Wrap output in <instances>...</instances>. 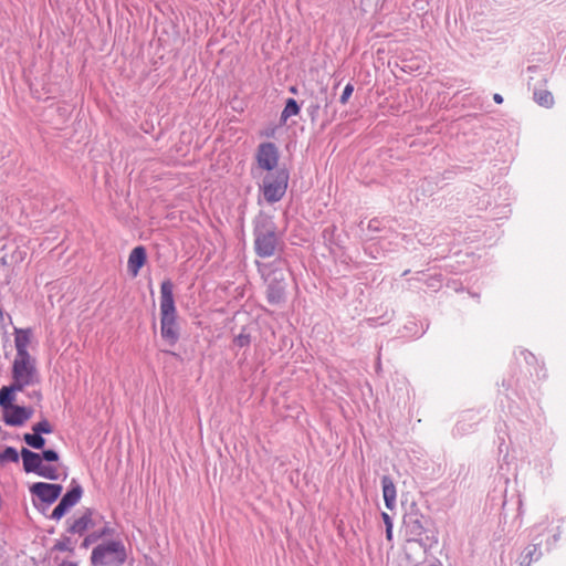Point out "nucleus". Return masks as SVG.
<instances>
[{
	"instance_id": "35",
	"label": "nucleus",
	"mask_w": 566,
	"mask_h": 566,
	"mask_svg": "<svg viewBox=\"0 0 566 566\" xmlns=\"http://www.w3.org/2000/svg\"><path fill=\"white\" fill-rule=\"evenodd\" d=\"M381 517H382V521H384L386 527H392V520L388 513L382 512Z\"/></svg>"
},
{
	"instance_id": "21",
	"label": "nucleus",
	"mask_w": 566,
	"mask_h": 566,
	"mask_svg": "<svg viewBox=\"0 0 566 566\" xmlns=\"http://www.w3.org/2000/svg\"><path fill=\"white\" fill-rule=\"evenodd\" d=\"M300 113V105L294 98H287L280 116V123L285 124L291 116Z\"/></svg>"
},
{
	"instance_id": "38",
	"label": "nucleus",
	"mask_w": 566,
	"mask_h": 566,
	"mask_svg": "<svg viewBox=\"0 0 566 566\" xmlns=\"http://www.w3.org/2000/svg\"><path fill=\"white\" fill-rule=\"evenodd\" d=\"M493 101L496 103V104H502L503 103V96L499 93H495L493 95Z\"/></svg>"
},
{
	"instance_id": "3",
	"label": "nucleus",
	"mask_w": 566,
	"mask_h": 566,
	"mask_svg": "<svg viewBox=\"0 0 566 566\" xmlns=\"http://www.w3.org/2000/svg\"><path fill=\"white\" fill-rule=\"evenodd\" d=\"M403 525L408 541L419 543L423 547H432L438 543V532L430 516L423 515L415 505L403 516Z\"/></svg>"
},
{
	"instance_id": "9",
	"label": "nucleus",
	"mask_w": 566,
	"mask_h": 566,
	"mask_svg": "<svg viewBox=\"0 0 566 566\" xmlns=\"http://www.w3.org/2000/svg\"><path fill=\"white\" fill-rule=\"evenodd\" d=\"M83 488L76 480H72L71 488L66 491V493L61 497L59 504L52 511L50 518L52 520H61L67 511L73 507L82 497Z\"/></svg>"
},
{
	"instance_id": "26",
	"label": "nucleus",
	"mask_w": 566,
	"mask_h": 566,
	"mask_svg": "<svg viewBox=\"0 0 566 566\" xmlns=\"http://www.w3.org/2000/svg\"><path fill=\"white\" fill-rule=\"evenodd\" d=\"M31 364V363H36L35 358L32 357L30 355V353L28 352V348H20L17 349V355H15V358L13 360V364Z\"/></svg>"
},
{
	"instance_id": "27",
	"label": "nucleus",
	"mask_w": 566,
	"mask_h": 566,
	"mask_svg": "<svg viewBox=\"0 0 566 566\" xmlns=\"http://www.w3.org/2000/svg\"><path fill=\"white\" fill-rule=\"evenodd\" d=\"M32 432H40L42 436L50 434L53 432V426L48 419L44 418L32 426Z\"/></svg>"
},
{
	"instance_id": "2",
	"label": "nucleus",
	"mask_w": 566,
	"mask_h": 566,
	"mask_svg": "<svg viewBox=\"0 0 566 566\" xmlns=\"http://www.w3.org/2000/svg\"><path fill=\"white\" fill-rule=\"evenodd\" d=\"M174 284L167 279L160 284V334L163 339L170 346L179 340V327L176 322L177 311L174 300Z\"/></svg>"
},
{
	"instance_id": "24",
	"label": "nucleus",
	"mask_w": 566,
	"mask_h": 566,
	"mask_svg": "<svg viewBox=\"0 0 566 566\" xmlns=\"http://www.w3.org/2000/svg\"><path fill=\"white\" fill-rule=\"evenodd\" d=\"M251 342L252 336L248 326H243L241 332L233 339V344L238 347H248Z\"/></svg>"
},
{
	"instance_id": "12",
	"label": "nucleus",
	"mask_w": 566,
	"mask_h": 566,
	"mask_svg": "<svg viewBox=\"0 0 566 566\" xmlns=\"http://www.w3.org/2000/svg\"><path fill=\"white\" fill-rule=\"evenodd\" d=\"M146 260H147L146 248L143 245L135 247L130 251V254L128 256V263H127L128 272L132 275L136 276L139 273L140 269L145 265Z\"/></svg>"
},
{
	"instance_id": "8",
	"label": "nucleus",
	"mask_w": 566,
	"mask_h": 566,
	"mask_svg": "<svg viewBox=\"0 0 566 566\" xmlns=\"http://www.w3.org/2000/svg\"><path fill=\"white\" fill-rule=\"evenodd\" d=\"M62 490L61 484L46 482H35L30 486V493L41 502L38 504L33 500V504L42 513L60 497Z\"/></svg>"
},
{
	"instance_id": "31",
	"label": "nucleus",
	"mask_w": 566,
	"mask_h": 566,
	"mask_svg": "<svg viewBox=\"0 0 566 566\" xmlns=\"http://www.w3.org/2000/svg\"><path fill=\"white\" fill-rule=\"evenodd\" d=\"M10 155V149L7 147V145L0 143V169L3 168L4 171H7V164L6 160L7 157Z\"/></svg>"
},
{
	"instance_id": "6",
	"label": "nucleus",
	"mask_w": 566,
	"mask_h": 566,
	"mask_svg": "<svg viewBox=\"0 0 566 566\" xmlns=\"http://www.w3.org/2000/svg\"><path fill=\"white\" fill-rule=\"evenodd\" d=\"M289 179L290 172L286 168H277L265 175L261 190L268 203H275L284 197Z\"/></svg>"
},
{
	"instance_id": "30",
	"label": "nucleus",
	"mask_w": 566,
	"mask_h": 566,
	"mask_svg": "<svg viewBox=\"0 0 566 566\" xmlns=\"http://www.w3.org/2000/svg\"><path fill=\"white\" fill-rule=\"evenodd\" d=\"M336 226L335 224H331L328 227H326L323 232H322V237L325 241V243L327 244H333L335 241H334V235H335V232H336Z\"/></svg>"
},
{
	"instance_id": "37",
	"label": "nucleus",
	"mask_w": 566,
	"mask_h": 566,
	"mask_svg": "<svg viewBox=\"0 0 566 566\" xmlns=\"http://www.w3.org/2000/svg\"><path fill=\"white\" fill-rule=\"evenodd\" d=\"M29 397L30 398H34L38 401H40L42 399V395H41V392L39 390L32 391L31 394H29Z\"/></svg>"
},
{
	"instance_id": "32",
	"label": "nucleus",
	"mask_w": 566,
	"mask_h": 566,
	"mask_svg": "<svg viewBox=\"0 0 566 566\" xmlns=\"http://www.w3.org/2000/svg\"><path fill=\"white\" fill-rule=\"evenodd\" d=\"M353 92H354V86H353V84L348 83L345 86V88H344V91H343V93L340 95L339 102L343 105H345L348 102L349 97L352 96Z\"/></svg>"
},
{
	"instance_id": "34",
	"label": "nucleus",
	"mask_w": 566,
	"mask_h": 566,
	"mask_svg": "<svg viewBox=\"0 0 566 566\" xmlns=\"http://www.w3.org/2000/svg\"><path fill=\"white\" fill-rule=\"evenodd\" d=\"M368 229L370 231H380V221L377 219V218H374L371 219L369 222H368Z\"/></svg>"
},
{
	"instance_id": "7",
	"label": "nucleus",
	"mask_w": 566,
	"mask_h": 566,
	"mask_svg": "<svg viewBox=\"0 0 566 566\" xmlns=\"http://www.w3.org/2000/svg\"><path fill=\"white\" fill-rule=\"evenodd\" d=\"M12 382L9 386L1 387L2 390L14 392L23 391L25 387L39 384V373L36 363L12 364Z\"/></svg>"
},
{
	"instance_id": "42",
	"label": "nucleus",
	"mask_w": 566,
	"mask_h": 566,
	"mask_svg": "<svg viewBox=\"0 0 566 566\" xmlns=\"http://www.w3.org/2000/svg\"><path fill=\"white\" fill-rule=\"evenodd\" d=\"M429 566H440V565L432 564V565H429Z\"/></svg>"
},
{
	"instance_id": "25",
	"label": "nucleus",
	"mask_w": 566,
	"mask_h": 566,
	"mask_svg": "<svg viewBox=\"0 0 566 566\" xmlns=\"http://www.w3.org/2000/svg\"><path fill=\"white\" fill-rule=\"evenodd\" d=\"M39 476H42L44 479H48V480H52V481H55L59 479V472H57V469L53 465H50V464H42V467L40 468L39 472L36 473Z\"/></svg>"
},
{
	"instance_id": "10",
	"label": "nucleus",
	"mask_w": 566,
	"mask_h": 566,
	"mask_svg": "<svg viewBox=\"0 0 566 566\" xmlns=\"http://www.w3.org/2000/svg\"><path fill=\"white\" fill-rule=\"evenodd\" d=\"M280 153L277 146L272 142L261 143L255 151V160L261 170L273 171L279 164Z\"/></svg>"
},
{
	"instance_id": "15",
	"label": "nucleus",
	"mask_w": 566,
	"mask_h": 566,
	"mask_svg": "<svg viewBox=\"0 0 566 566\" xmlns=\"http://www.w3.org/2000/svg\"><path fill=\"white\" fill-rule=\"evenodd\" d=\"M266 300L270 304L276 305L285 300V284L281 281H272L266 289Z\"/></svg>"
},
{
	"instance_id": "40",
	"label": "nucleus",
	"mask_w": 566,
	"mask_h": 566,
	"mask_svg": "<svg viewBox=\"0 0 566 566\" xmlns=\"http://www.w3.org/2000/svg\"><path fill=\"white\" fill-rule=\"evenodd\" d=\"M59 566H77V563L70 562V560H63Z\"/></svg>"
},
{
	"instance_id": "41",
	"label": "nucleus",
	"mask_w": 566,
	"mask_h": 566,
	"mask_svg": "<svg viewBox=\"0 0 566 566\" xmlns=\"http://www.w3.org/2000/svg\"><path fill=\"white\" fill-rule=\"evenodd\" d=\"M290 92L293 93V94H296L297 93V88L295 86H291L290 87Z\"/></svg>"
},
{
	"instance_id": "13",
	"label": "nucleus",
	"mask_w": 566,
	"mask_h": 566,
	"mask_svg": "<svg viewBox=\"0 0 566 566\" xmlns=\"http://www.w3.org/2000/svg\"><path fill=\"white\" fill-rule=\"evenodd\" d=\"M93 510L86 509L83 515L76 520H74L67 527V532L71 534L83 535L88 527L93 526Z\"/></svg>"
},
{
	"instance_id": "17",
	"label": "nucleus",
	"mask_w": 566,
	"mask_h": 566,
	"mask_svg": "<svg viewBox=\"0 0 566 566\" xmlns=\"http://www.w3.org/2000/svg\"><path fill=\"white\" fill-rule=\"evenodd\" d=\"M321 98L316 97L314 102H311V104L307 107V113L311 118V120L314 123L321 109V102L325 103V108L328 107V94L326 88H322L321 92Z\"/></svg>"
},
{
	"instance_id": "29",
	"label": "nucleus",
	"mask_w": 566,
	"mask_h": 566,
	"mask_svg": "<svg viewBox=\"0 0 566 566\" xmlns=\"http://www.w3.org/2000/svg\"><path fill=\"white\" fill-rule=\"evenodd\" d=\"M40 454L42 457V462H57L60 460V454L53 449H43Z\"/></svg>"
},
{
	"instance_id": "33",
	"label": "nucleus",
	"mask_w": 566,
	"mask_h": 566,
	"mask_svg": "<svg viewBox=\"0 0 566 566\" xmlns=\"http://www.w3.org/2000/svg\"><path fill=\"white\" fill-rule=\"evenodd\" d=\"M521 355L524 357V360L526 361L527 365H537V360L531 352L522 350Z\"/></svg>"
},
{
	"instance_id": "20",
	"label": "nucleus",
	"mask_w": 566,
	"mask_h": 566,
	"mask_svg": "<svg viewBox=\"0 0 566 566\" xmlns=\"http://www.w3.org/2000/svg\"><path fill=\"white\" fill-rule=\"evenodd\" d=\"M533 98L539 106L546 108H551L554 105V96L547 90H534Z\"/></svg>"
},
{
	"instance_id": "39",
	"label": "nucleus",
	"mask_w": 566,
	"mask_h": 566,
	"mask_svg": "<svg viewBox=\"0 0 566 566\" xmlns=\"http://www.w3.org/2000/svg\"><path fill=\"white\" fill-rule=\"evenodd\" d=\"M386 537L388 541L392 538V527H386Z\"/></svg>"
},
{
	"instance_id": "28",
	"label": "nucleus",
	"mask_w": 566,
	"mask_h": 566,
	"mask_svg": "<svg viewBox=\"0 0 566 566\" xmlns=\"http://www.w3.org/2000/svg\"><path fill=\"white\" fill-rule=\"evenodd\" d=\"M52 549L59 551V552H70V553L74 552V547L72 546V541L67 536H63L61 539L56 541V543L54 544Z\"/></svg>"
},
{
	"instance_id": "18",
	"label": "nucleus",
	"mask_w": 566,
	"mask_h": 566,
	"mask_svg": "<svg viewBox=\"0 0 566 566\" xmlns=\"http://www.w3.org/2000/svg\"><path fill=\"white\" fill-rule=\"evenodd\" d=\"M32 329L31 328H18L14 327V345L15 349L28 348L31 338H32Z\"/></svg>"
},
{
	"instance_id": "16",
	"label": "nucleus",
	"mask_w": 566,
	"mask_h": 566,
	"mask_svg": "<svg viewBox=\"0 0 566 566\" xmlns=\"http://www.w3.org/2000/svg\"><path fill=\"white\" fill-rule=\"evenodd\" d=\"M114 533H115V530L112 526H109L108 523H106L101 530L95 531V532L88 534L83 539L81 546L83 548H87L88 546H91L92 544L96 543L101 538L113 536Z\"/></svg>"
},
{
	"instance_id": "36",
	"label": "nucleus",
	"mask_w": 566,
	"mask_h": 566,
	"mask_svg": "<svg viewBox=\"0 0 566 566\" xmlns=\"http://www.w3.org/2000/svg\"><path fill=\"white\" fill-rule=\"evenodd\" d=\"M533 562L528 559L523 553L521 555V559L517 566H531Z\"/></svg>"
},
{
	"instance_id": "22",
	"label": "nucleus",
	"mask_w": 566,
	"mask_h": 566,
	"mask_svg": "<svg viewBox=\"0 0 566 566\" xmlns=\"http://www.w3.org/2000/svg\"><path fill=\"white\" fill-rule=\"evenodd\" d=\"M23 441L27 446L35 450H43L46 442L40 432L24 433Z\"/></svg>"
},
{
	"instance_id": "11",
	"label": "nucleus",
	"mask_w": 566,
	"mask_h": 566,
	"mask_svg": "<svg viewBox=\"0 0 566 566\" xmlns=\"http://www.w3.org/2000/svg\"><path fill=\"white\" fill-rule=\"evenodd\" d=\"M20 454L24 472L36 474L43 464L41 454L28 448H22Z\"/></svg>"
},
{
	"instance_id": "4",
	"label": "nucleus",
	"mask_w": 566,
	"mask_h": 566,
	"mask_svg": "<svg viewBox=\"0 0 566 566\" xmlns=\"http://www.w3.org/2000/svg\"><path fill=\"white\" fill-rule=\"evenodd\" d=\"M127 549L122 539L104 541L91 553L93 566H123L127 562Z\"/></svg>"
},
{
	"instance_id": "5",
	"label": "nucleus",
	"mask_w": 566,
	"mask_h": 566,
	"mask_svg": "<svg viewBox=\"0 0 566 566\" xmlns=\"http://www.w3.org/2000/svg\"><path fill=\"white\" fill-rule=\"evenodd\" d=\"M17 392L11 390L0 389V409L2 412V420L7 426L21 427L34 413L32 407L15 405Z\"/></svg>"
},
{
	"instance_id": "19",
	"label": "nucleus",
	"mask_w": 566,
	"mask_h": 566,
	"mask_svg": "<svg viewBox=\"0 0 566 566\" xmlns=\"http://www.w3.org/2000/svg\"><path fill=\"white\" fill-rule=\"evenodd\" d=\"M541 545L542 538L541 534H538L533 537L532 543L525 547L523 554L532 562L538 560L542 556V552L539 549Z\"/></svg>"
},
{
	"instance_id": "1",
	"label": "nucleus",
	"mask_w": 566,
	"mask_h": 566,
	"mask_svg": "<svg viewBox=\"0 0 566 566\" xmlns=\"http://www.w3.org/2000/svg\"><path fill=\"white\" fill-rule=\"evenodd\" d=\"M254 251L260 258H271L282 250L283 241L273 218L260 212L253 220Z\"/></svg>"
},
{
	"instance_id": "14",
	"label": "nucleus",
	"mask_w": 566,
	"mask_h": 566,
	"mask_svg": "<svg viewBox=\"0 0 566 566\" xmlns=\"http://www.w3.org/2000/svg\"><path fill=\"white\" fill-rule=\"evenodd\" d=\"M381 486L386 507L388 510H394V507L396 506L397 491L392 479L389 475H382Z\"/></svg>"
},
{
	"instance_id": "23",
	"label": "nucleus",
	"mask_w": 566,
	"mask_h": 566,
	"mask_svg": "<svg viewBox=\"0 0 566 566\" xmlns=\"http://www.w3.org/2000/svg\"><path fill=\"white\" fill-rule=\"evenodd\" d=\"M20 455L21 454L17 451L15 448L6 447L4 450L2 452H0V464L4 465L6 463H9V462L18 463Z\"/></svg>"
}]
</instances>
